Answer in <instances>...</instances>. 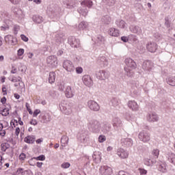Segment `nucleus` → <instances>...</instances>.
I'll return each instance as SVG.
<instances>
[{"mask_svg":"<svg viewBox=\"0 0 175 175\" xmlns=\"http://www.w3.org/2000/svg\"><path fill=\"white\" fill-rule=\"evenodd\" d=\"M124 63L127 66L124 68L126 72V75L129 76V77H132V76L135 75L133 70V69H136V62L131 58H126Z\"/></svg>","mask_w":175,"mask_h":175,"instance_id":"nucleus-1","label":"nucleus"},{"mask_svg":"<svg viewBox=\"0 0 175 175\" xmlns=\"http://www.w3.org/2000/svg\"><path fill=\"white\" fill-rule=\"evenodd\" d=\"M25 107H26L27 111L29 112V114L32 115L33 113V112H32V109H31V107H29V104L28 103H26Z\"/></svg>","mask_w":175,"mask_h":175,"instance_id":"nucleus-39","label":"nucleus"},{"mask_svg":"<svg viewBox=\"0 0 175 175\" xmlns=\"http://www.w3.org/2000/svg\"><path fill=\"white\" fill-rule=\"evenodd\" d=\"M23 172H24V169H23V168H18V169H17L16 171H15V172H14L12 173V175H20V174H23Z\"/></svg>","mask_w":175,"mask_h":175,"instance_id":"nucleus-34","label":"nucleus"},{"mask_svg":"<svg viewBox=\"0 0 175 175\" xmlns=\"http://www.w3.org/2000/svg\"><path fill=\"white\" fill-rule=\"evenodd\" d=\"M33 20L38 24H40V23H43V17H42V16H34Z\"/></svg>","mask_w":175,"mask_h":175,"instance_id":"nucleus-33","label":"nucleus"},{"mask_svg":"<svg viewBox=\"0 0 175 175\" xmlns=\"http://www.w3.org/2000/svg\"><path fill=\"white\" fill-rule=\"evenodd\" d=\"M21 39H22L23 42H28L29 40L28 37H26L24 34L21 35Z\"/></svg>","mask_w":175,"mask_h":175,"instance_id":"nucleus-48","label":"nucleus"},{"mask_svg":"<svg viewBox=\"0 0 175 175\" xmlns=\"http://www.w3.org/2000/svg\"><path fill=\"white\" fill-rule=\"evenodd\" d=\"M11 81H12V83H18V81H21V77H14L12 78Z\"/></svg>","mask_w":175,"mask_h":175,"instance_id":"nucleus-38","label":"nucleus"},{"mask_svg":"<svg viewBox=\"0 0 175 175\" xmlns=\"http://www.w3.org/2000/svg\"><path fill=\"white\" fill-rule=\"evenodd\" d=\"M122 42H124L125 43H126V42H128V40H129V39H128L127 37L123 36L121 38Z\"/></svg>","mask_w":175,"mask_h":175,"instance_id":"nucleus-54","label":"nucleus"},{"mask_svg":"<svg viewBox=\"0 0 175 175\" xmlns=\"http://www.w3.org/2000/svg\"><path fill=\"white\" fill-rule=\"evenodd\" d=\"M18 124H19V125H24V122H22L21 119H19V120H18Z\"/></svg>","mask_w":175,"mask_h":175,"instance_id":"nucleus-63","label":"nucleus"},{"mask_svg":"<svg viewBox=\"0 0 175 175\" xmlns=\"http://www.w3.org/2000/svg\"><path fill=\"white\" fill-rule=\"evenodd\" d=\"M100 173H101L102 175H111V173H113V170L111 167L107 165L101 166Z\"/></svg>","mask_w":175,"mask_h":175,"instance_id":"nucleus-7","label":"nucleus"},{"mask_svg":"<svg viewBox=\"0 0 175 175\" xmlns=\"http://www.w3.org/2000/svg\"><path fill=\"white\" fill-rule=\"evenodd\" d=\"M0 147L3 152H6L7 150H10L11 151H13V149L10 147V144H9V143L8 142L1 144Z\"/></svg>","mask_w":175,"mask_h":175,"instance_id":"nucleus-15","label":"nucleus"},{"mask_svg":"<svg viewBox=\"0 0 175 175\" xmlns=\"http://www.w3.org/2000/svg\"><path fill=\"white\" fill-rule=\"evenodd\" d=\"M142 68H143V69H144V70H151V69H152V68H154V64H152V62H151L148 60L145 61L143 63Z\"/></svg>","mask_w":175,"mask_h":175,"instance_id":"nucleus-13","label":"nucleus"},{"mask_svg":"<svg viewBox=\"0 0 175 175\" xmlns=\"http://www.w3.org/2000/svg\"><path fill=\"white\" fill-rule=\"evenodd\" d=\"M11 124H13L14 126L16 127V125H17L18 122L17 120H14V122H12Z\"/></svg>","mask_w":175,"mask_h":175,"instance_id":"nucleus-59","label":"nucleus"},{"mask_svg":"<svg viewBox=\"0 0 175 175\" xmlns=\"http://www.w3.org/2000/svg\"><path fill=\"white\" fill-rule=\"evenodd\" d=\"M82 80L85 85H87L88 87H91L94 83L90 75H84Z\"/></svg>","mask_w":175,"mask_h":175,"instance_id":"nucleus-12","label":"nucleus"},{"mask_svg":"<svg viewBox=\"0 0 175 175\" xmlns=\"http://www.w3.org/2000/svg\"><path fill=\"white\" fill-rule=\"evenodd\" d=\"M61 143L62 144H68V137L67 136H63L61 139Z\"/></svg>","mask_w":175,"mask_h":175,"instance_id":"nucleus-37","label":"nucleus"},{"mask_svg":"<svg viewBox=\"0 0 175 175\" xmlns=\"http://www.w3.org/2000/svg\"><path fill=\"white\" fill-rule=\"evenodd\" d=\"M64 92L66 98H72L73 96V91L70 86H67Z\"/></svg>","mask_w":175,"mask_h":175,"instance_id":"nucleus-19","label":"nucleus"},{"mask_svg":"<svg viewBox=\"0 0 175 175\" xmlns=\"http://www.w3.org/2000/svg\"><path fill=\"white\" fill-rule=\"evenodd\" d=\"M24 142L25 143H28L29 144H32L35 143V136L28 135L27 137H25Z\"/></svg>","mask_w":175,"mask_h":175,"instance_id":"nucleus-20","label":"nucleus"},{"mask_svg":"<svg viewBox=\"0 0 175 175\" xmlns=\"http://www.w3.org/2000/svg\"><path fill=\"white\" fill-rule=\"evenodd\" d=\"M5 43L7 44H10L11 46H14L17 43V39L13 38L12 35H8L4 38Z\"/></svg>","mask_w":175,"mask_h":175,"instance_id":"nucleus-9","label":"nucleus"},{"mask_svg":"<svg viewBox=\"0 0 175 175\" xmlns=\"http://www.w3.org/2000/svg\"><path fill=\"white\" fill-rule=\"evenodd\" d=\"M33 57V53H28V58H32Z\"/></svg>","mask_w":175,"mask_h":175,"instance_id":"nucleus-61","label":"nucleus"},{"mask_svg":"<svg viewBox=\"0 0 175 175\" xmlns=\"http://www.w3.org/2000/svg\"><path fill=\"white\" fill-rule=\"evenodd\" d=\"M3 59H5V58L3 57V55H1L0 56V61L2 62V61H3Z\"/></svg>","mask_w":175,"mask_h":175,"instance_id":"nucleus-64","label":"nucleus"},{"mask_svg":"<svg viewBox=\"0 0 175 175\" xmlns=\"http://www.w3.org/2000/svg\"><path fill=\"white\" fill-rule=\"evenodd\" d=\"M29 124L35 126L36 125H38V120L36 119H31L29 122Z\"/></svg>","mask_w":175,"mask_h":175,"instance_id":"nucleus-45","label":"nucleus"},{"mask_svg":"<svg viewBox=\"0 0 175 175\" xmlns=\"http://www.w3.org/2000/svg\"><path fill=\"white\" fill-rule=\"evenodd\" d=\"M2 92L3 93V95H8V90L6 89V87L2 88Z\"/></svg>","mask_w":175,"mask_h":175,"instance_id":"nucleus-49","label":"nucleus"},{"mask_svg":"<svg viewBox=\"0 0 175 175\" xmlns=\"http://www.w3.org/2000/svg\"><path fill=\"white\" fill-rule=\"evenodd\" d=\"M11 73L14 74V73H17V69L16 68H13L12 70H11Z\"/></svg>","mask_w":175,"mask_h":175,"instance_id":"nucleus-60","label":"nucleus"},{"mask_svg":"<svg viewBox=\"0 0 175 175\" xmlns=\"http://www.w3.org/2000/svg\"><path fill=\"white\" fill-rule=\"evenodd\" d=\"M168 159L171 163H173V165H175V154L174 153H171L169 155Z\"/></svg>","mask_w":175,"mask_h":175,"instance_id":"nucleus-28","label":"nucleus"},{"mask_svg":"<svg viewBox=\"0 0 175 175\" xmlns=\"http://www.w3.org/2000/svg\"><path fill=\"white\" fill-rule=\"evenodd\" d=\"M32 114L33 117H38V115L40 114V109H36Z\"/></svg>","mask_w":175,"mask_h":175,"instance_id":"nucleus-47","label":"nucleus"},{"mask_svg":"<svg viewBox=\"0 0 175 175\" xmlns=\"http://www.w3.org/2000/svg\"><path fill=\"white\" fill-rule=\"evenodd\" d=\"M128 106L129 109H132L134 111H137V110H139V105L135 101H129L128 103Z\"/></svg>","mask_w":175,"mask_h":175,"instance_id":"nucleus-16","label":"nucleus"},{"mask_svg":"<svg viewBox=\"0 0 175 175\" xmlns=\"http://www.w3.org/2000/svg\"><path fill=\"white\" fill-rule=\"evenodd\" d=\"M6 97H3L1 98V103H2V105H5V103H6Z\"/></svg>","mask_w":175,"mask_h":175,"instance_id":"nucleus-52","label":"nucleus"},{"mask_svg":"<svg viewBox=\"0 0 175 175\" xmlns=\"http://www.w3.org/2000/svg\"><path fill=\"white\" fill-rule=\"evenodd\" d=\"M64 54V51L59 50L57 52V55H62Z\"/></svg>","mask_w":175,"mask_h":175,"instance_id":"nucleus-58","label":"nucleus"},{"mask_svg":"<svg viewBox=\"0 0 175 175\" xmlns=\"http://www.w3.org/2000/svg\"><path fill=\"white\" fill-rule=\"evenodd\" d=\"M138 170L141 175L147 174V170L144 168H139Z\"/></svg>","mask_w":175,"mask_h":175,"instance_id":"nucleus-44","label":"nucleus"},{"mask_svg":"<svg viewBox=\"0 0 175 175\" xmlns=\"http://www.w3.org/2000/svg\"><path fill=\"white\" fill-rule=\"evenodd\" d=\"M36 166L37 167H42V166H43V163L37 162Z\"/></svg>","mask_w":175,"mask_h":175,"instance_id":"nucleus-55","label":"nucleus"},{"mask_svg":"<svg viewBox=\"0 0 175 175\" xmlns=\"http://www.w3.org/2000/svg\"><path fill=\"white\" fill-rule=\"evenodd\" d=\"M9 128V122L6 120H2L0 122V136L5 137L6 136V131Z\"/></svg>","mask_w":175,"mask_h":175,"instance_id":"nucleus-2","label":"nucleus"},{"mask_svg":"<svg viewBox=\"0 0 175 175\" xmlns=\"http://www.w3.org/2000/svg\"><path fill=\"white\" fill-rule=\"evenodd\" d=\"M152 155L156 159H158L159 158V149H153L152 151Z\"/></svg>","mask_w":175,"mask_h":175,"instance_id":"nucleus-27","label":"nucleus"},{"mask_svg":"<svg viewBox=\"0 0 175 175\" xmlns=\"http://www.w3.org/2000/svg\"><path fill=\"white\" fill-rule=\"evenodd\" d=\"M14 96L16 99H20V94L17 93L14 94Z\"/></svg>","mask_w":175,"mask_h":175,"instance_id":"nucleus-57","label":"nucleus"},{"mask_svg":"<svg viewBox=\"0 0 175 175\" xmlns=\"http://www.w3.org/2000/svg\"><path fill=\"white\" fill-rule=\"evenodd\" d=\"M75 72L78 75H81V73H83V68L81 67H77L75 68Z\"/></svg>","mask_w":175,"mask_h":175,"instance_id":"nucleus-40","label":"nucleus"},{"mask_svg":"<svg viewBox=\"0 0 175 175\" xmlns=\"http://www.w3.org/2000/svg\"><path fill=\"white\" fill-rule=\"evenodd\" d=\"M60 109L63 110L64 114L66 116H70V114H72V107H70L69 105H67L66 107L60 106Z\"/></svg>","mask_w":175,"mask_h":175,"instance_id":"nucleus-18","label":"nucleus"},{"mask_svg":"<svg viewBox=\"0 0 175 175\" xmlns=\"http://www.w3.org/2000/svg\"><path fill=\"white\" fill-rule=\"evenodd\" d=\"M148 120L150 122L158 121V115H157L155 113H151V114L149 115V117H148Z\"/></svg>","mask_w":175,"mask_h":175,"instance_id":"nucleus-23","label":"nucleus"},{"mask_svg":"<svg viewBox=\"0 0 175 175\" xmlns=\"http://www.w3.org/2000/svg\"><path fill=\"white\" fill-rule=\"evenodd\" d=\"M106 141V137L105 135H100L98 137V142L100 143H103V142Z\"/></svg>","mask_w":175,"mask_h":175,"instance_id":"nucleus-41","label":"nucleus"},{"mask_svg":"<svg viewBox=\"0 0 175 175\" xmlns=\"http://www.w3.org/2000/svg\"><path fill=\"white\" fill-rule=\"evenodd\" d=\"M43 142V139H38L36 141V142L37 143V144H40V143H42Z\"/></svg>","mask_w":175,"mask_h":175,"instance_id":"nucleus-56","label":"nucleus"},{"mask_svg":"<svg viewBox=\"0 0 175 175\" xmlns=\"http://www.w3.org/2000/svg\"><path fill=\"white\" fill-rule=\"evenodd\" d=\"M167 83L168 84H170V85H172V87H175V77H170L168 79Z\"/></svg>","mask_w":175,"mask_h":175,"instance_id":"nucleus-31","label":"nucleus"},{"mask_svg":"<svg viewBox=\"0 0 175 175\" xmlns=\"http://www.w3.org/2000/svg\"><path fill=\"white\" fill-rule=\"evenodd\" d=\"M81 5H82V6H87L88 8H91V6H92V1L85 0L82 1Z\"/></svg>","mask_w":175,"mask_h":175,"instance_id":"nucleus-26","label":"nucleus"},{"mask_svg":"<svg viewBox=\"0 0 175 175\" xmlns=\"http://www.w3.org/2000/svg\"><path fill=\"white\" fill-rule=\"evenodd\" d=\"M24 54V49H20L18 50L17 52V55L18 57H21Z\"/></svg>","mask_w":175,"mask_h":175,"instance_id":"nucleus-46","label":"nucleus"},{"mask_svg":"<svg viewBox=\"0 0 175 175\" xmlns=\"http://www.w3.org/2000/svg\"><path fill=\"white\" fill-rule=\"evenodd\" d=\"M21 85H23V81H18V83L14 84L15 87H21Z\"/></svg>","mask_w":175,"mask_h":175,"instance_id":"nucleus-53","label":"nucleus"},{"mask_svg":"<svg viewBox=\"0 0 175 175\" xmlns=\"http://www.w3.org/2000/svg\"><path fill=\"white\" fill-rule=\"evenodd\" d=\"M0 114L6 117V116H9V108H5L3 109L0 110Z\"/></svg>","mask_w":175,"mask_h":175,"instance_id":"nucleus-30","label":"nucleus"},{"mask_svg":"<svg viewBox=\"0 0 175 175\" xmlns=\"http://www.w3.org/2000/svg\"><path fill=\"white\" fill-rule=\"evenodd\" d=\"M146 50L149 53H155L158 50V44L154 42H148L146 44Z\"/></svg>","mask_w":175,"mask_h":175,"instance_id":"nucleus-3","label":"nucleus"},{"mask_svg":"<svg viewBox=\"0 0 175 175\" xmlns=\"http://www.w3.org/2000/svg\"><path fill=\"white\" fill-rule=\"evenodd\" d=\"M88 106L90 108V109L93 110V111H98L99 109H100L99 105L97 104V103L94 100H89L88 102Z\"/></svg>","mask_w":175,"mask_h":175,"instance_id":"nucleus-8","label":"nucleus"},{"mask_svg":"<svg viewBox=\"0 0 175 175\" xmlns=\"http://www.w3.org/2000/svg\"><path fill=\"white\" fill-rule=\"evenodd\" d=\"M139 139L142 142H144V143H147V142H150L151 137L150 136V133L142 131L139 134Z\"/></svg>","mask_w":175,"mask_h":175,"instance_id":"nucleus-5","label":"nucleus"},{"mask_svg":"<svg viewBox=\"0 0 175 175\" xmlns=\"http://www.w3.org/2000/svg\"><path fill=\"white\" fill-rule=\"evenodd\" d=\"M61 167H62V169H68L70 167V163H69L68 162L63 163L61 165Z\"/></svg>","mask_w":175,"mask_h":175,"instance_id":"nucleus-36","label":"nucleus"},{"mask_svg":"<svg viewBox=\"0 0 175 175\" xmlns=\"http://www.w3.org/2000/svg\"><path fill=\"white\" fill-rule=\"evenodd\" d=\"M87 27H88V23L85 21L81 22L78 25L79 29H85Z\"/></svg>","mask_w":175,"mask_h":175,"instance_id":"nucleus-25","label":"nucleus"},{"mask_svg":"<svg viewBox=\"0 0 175 175\" xmlns=\"http://www.w3.org/2000/svg\"><path fill=\"white\" fill-rule=\"evenodd\" d=\"M96 76L100 80H106V79H109V74L105 70H100L96 73Z\"/></svg>","mask_w":175,"mask_h":175,"instance_id":"nucleus-11","label":"nucleus"},{"mask_svg":"<svg viewBox=\"0 0 175 175\" xmlns=\"http://www.w3.org/2000/svg\"><path fill=\"white\" fill-rule=\"evenodd\" d=\"M131 31L133 33H137L138 35H140V33H142V28H140L139 26H135L131 29Z\"/></svg>","mask_w":175,"mask_h":175,"instance_id":"nucleus-24","label":"nucleus"},{"mask_svg":"<svg viewBox=\"0 0 175 175\" xmlns=\"http://www.w3.org/2000/svg\"><path fill=\"white\" fill-rule=\"evenodd\" d=\"M144 163L146 166H151V165H152V161H151V160L149 159H145L144 161Z\"/></svg>","mask_w":175,"mask_h":175,"instance_id":"nucleus-35","label":"nucleus"},{"mask_svg":"<svg viewBox=\"0 0 175 175\" xmlns=\"http://www.w3.org/2000/svg\"><path fill=\"white\" fill-rule=\"evenodd\" d=\"M33 159H36V161H45L46 159V157L43 154L39 156V157H33L31 158L30 160H29V164L31 165V166H33Z\"/></svg>","mask_w":175,"mask_h":175,"instance_id":"nucleus-17","label":"nucleus"},{"mask_svg":"<svg viewBox=\"0 0 175 175\" xmlns=\"http://www.w3.org/2000/svg\"><path fill=\"white\" fill-rule=\"evenodd\" d=\"M57 60L58 59H57V57H55L54 55L49 56L46 59V64H48V65H49V66L54 68V66H57V64H58Z\"/></svg>","mask_w":175,"mask_h":175,"instance_id":"nucleus-6","label":"nucleus"},{"mask_svg":"<svg viewBox=\"0 0 175 175\" xmlns=\"http://www.w3.org/2000/svg\"><path fill=\"white\" fill-rule=\"evenodd\" d=\"M108 33L110 35V36H114L117 38L120 36V30L113 27H111L108 31Z\"/></svg>","mask_w":175,"mask_h":175,"instance_id":"nucleus-14","label":"nucleus"},{"mask_svg":"<svg viewBox=\"0 0 175 175\" xmlns=\"http://www.w3.org/2000/svg\"><path fill=\"white\" fill-rule=\"evenodd\" d=\"M25 158H27V154H25V153H21L19 155L20 161H25Z\"/></svg>","mask_w":175,"mask_h":175,"instance_id":"nucleus-42","label":"nucleus"},{"mask_svg":"<svg viewBox=\"0 0 175 175\" xmlns=\"http://www.w3.org/2000/svg\"><path fill=\"white\" fill-rule=\"evenodd\" d=\"M116 24L119 28H125V21L121 20V21H117Z\"/></svg>","mask_w":175,"mask_h":175,"instance_id":"nucleus-29","label":"nucleus"},{"mask_svg":"<svg viewBox=\"0 0 175 175\" xmlns=\"http://www.w3.org/2000/svg\"><path fill=\"white\" fill-rule=\"evenodd\" d=\"M56 75L54 72H51L48 78V81L50 84L55 83Z\"/></svg>","mask_w":175,"mask_h":175,"instance_id":"nucleus-21","label":"nucleus"},{"mask_svg":"<svg viewBox=\"0 0 175 175\" xmlns=\"http://www.w3.org/2000/svg\"><path fill=\"white\" fill-rule=\"evenodd\" d=\"M159 170L160 172H162V173H165V172H166V163L161 164L159 166Z\"/></svg>","mask_w":175,"mask_h":175,"instance_id":"nucleus-32","label":"nucleus"},{"mask_svg":"<svg viewBox=\"0 0 175 175\" xmlns=\"http://www.w3.org/2000/svg\"><path fill=\"white\" fill-rule=\"evenodd\" d=\"M63 68L66 69L67 72L75 71V65H73V63L69 60H66L64 62Z\"/></svg>","mask_w":175,"mask_h":175,"instance_id":"nucleus-4","label":"nucleus"},{"mask_svg":"<svg viewBox=\"0 0 175 175\" xmlns=\"http://www.w3.org/2000/svg\"><path fill=\"white\" fill-rule=\"evenodd\" d=\"M34 2L37 4H39L42 3V0H34Z\"/></svg>","mask_w":175,"mask_h":175,"instance_id":"nucleus-62","label":"nucleus"},{"mask_svg":"<svg viewBox=\"0 0 175 175\" xmlns=\"http://www.w3.org/2000/svg\"><path fill=\"white\" fill-rule=\"evenodd\" d=\"M9 1L14 5H17L20 2V0H9Z\"/></svg>","mask_w":175,"mask_h":175,"instance_id":"nucleus-50","label":"nucleus"},{"mask_svg":"<svg viewBox=\"0 0 175 175\" xmlns=\"http://www.w3.org/2000/svg\"><path fill=\"white\" fill-rule=\"evenodd\" d=\"M69 42H70V44L74 46V47H77L80 44V40H77L75 38H70Z\"/></svg>","mask_w":175,"mask_h":175,"instance_id":"nucleus-22","label":"nucleus"},{"mask_svg":"<svg viewBox=\"0 0 175 175\" xmlns=\"http://www.w3.org/2000/svg\"><path fill=\"white\" fill-rule=\"evenodd\" d=\"M3 157L0 154V170H2L3 167Z\"/></svg>","mask_w":175,"mask_h":175,"instance_id":"nucleus-43","label":"nucleus"},{"mask_svg":"<svg viewBox=\"0 0 175 175\" xmlns=\"http://www.w3.org/2000/svg\"><path fill=\"white\" fill-rule=\"evenodd\" d=\"M117 155L120 157L121 159H126L129 157V152L124 149H118L117 152Z\"/></svg>","mask_w":175,"mask_h":175,"instance_id":"nucleus-10","label":"nucleus"},{"mask_svg":"<svg viewBox=\"0 0 175 175\" xmlns=\"http://www.w3.org/2000/svg\"><path fill=\"white\" fill-rule=\"evenodd\" d=\"M20 127H16L15 129V135H16V136H18V135H20Z\"/></svg>","mask_w":175,"mask_h":175,"instance_id":"nucleus-51","label":"nucleus"}]
</instances>
